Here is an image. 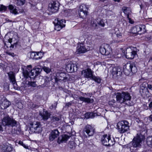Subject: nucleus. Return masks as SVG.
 <instances>
[{"label": "nucleus", "mask_w": 152, "mask_h": 152, "mask_svg": "<svg viewBox=\"0 0 152 152\" xmlns=\"http://www.w3.org/2000/svg\"><path fill=\"white\" fill-rule=\"evenodd\" d=\"M1 123L4 126L13 128L17 124V121L8 114H4Z\"/></svg>", "instance_id": "f257e3e1"}, {"label": "nucleus", "mask_w": 152, "mask_h": 152, "mask_svg": "<svg viewBox=\"0 0 152 152\" xmlns=\"http://www.w3.org/2000/svg\"><path fill=\"white\" fill-rule=\"evenodd\" d=\"M40 69L38 68H36L32 69L31 65L27 66L26 68L23 70V74L24 77L26 78L29 77H31V76L36 77L37 76L40 72Z\"/></svg>", "instance_id": "f03ea898"}, {"label": "nucleus", "mask_w": 152, "mask_h": 152, "mask_svg": "<svg viewBox=\"0 0 152 152\" xmlns=\"http://www.w3.org/2000/svg\"><path fill=\"white\" fill-rule=\"evenodd\" d=\"M123 71L126 75H131L137 72V68L133 63H128L124 66Z\"/></svg>", "instance_id": "7ed1b4c3"}, {"label": "nucleus", "mask_w": 152, "mask_h": 152, "mask_svg": "<svg viewBox=\"0 0 152 152\" xmlns=\"http://www.w3.org/2000/svg\"><path fill=\"white\" fill-rule=\"evenodd\" d=\"M116 98L117 101L121 103L130 101L131 99L130 94L126 91L117 93Z\"/></svg>", "instance_id": "20e7f679"}, {"label": "nucleus", "mask_w": 152, "mask_h": 152, "mask_svg": "<svg viewBox=\"0 0 152 152\" xmlns=\"http://www.w3.org/2000/svg\"><path fill=\"white\" fill-rule=\"evenodd\" d=\"M116 126L118 132L121 133H124L129 130V123L126 120L118 122Z\"/></svg>", "instance_id": "39448f33"}, {"label": "nucleus", "mask_w": 152, "mask_h": 152, "mask_svg": "<svg viewBox=\"0 0 152 152\" xmlns=\"http://www.w3.org/2000/svg\"><path fill=\"white\" fill-rule=\"evenodd\" d=\"M30 125V130L33 133H40L42 130V128L40 123L38 121L31 123Z\"/></svg>", "instance_id": "423d86ee"}, {"label": "nucleus", "mask_w": 152, "mask_h": 152, "mask_svg": "<svg viewBox=\"0 0 152 152\" xmlns=\"http://www.w3.org/2000/svg\"><path fill=\"white\" fill-rule=\"evenodd\" d=\"M134 48H128L126 50V54L125 53V51H123V52L124 53V54L126 55V58L128 59H133L134 56L137 55L136 51L134 50Z\"/></svg>", "instance_id": "0eeeda50"}, {"label": "nucleus", "mask_w": 152, "mask_h": 152, "mask_svg": "<svg viewBox=\"0 0 152 152\" xmlns=\"http://www.w3.org/2000/svg\"><path fill=\"white\" fill-rule=\"evenodd\" d=\"M101 139L102 143L105 145L111 146L115 144V142L110 140V136L107 134L103 135Z\"/></svg>", "instance_id": "6e6552de"}, {"label": "nucleus", "mask_w": 152, "mask_h": 152, "mask_svg": "<svg viewBox=\"0 0 152 152\" xmlns=\"http://www.w3.org/2000/svg\"><path fill=\"white\" fill-rule=\"evenodd\" d=\"M100 51L102 55L107 56L111 53L112 49L108 44H104L101 46Z\"/></svg>", "instance_id": "1a4fd4ad"}, {"label": "nucleus", "mask_w": 152, "mask_h": 152, "mask_svg": "<svg viewBox=\"0 0 152 152\" xmlns=\"http://www.w3.org/2000/svg\"><path fill=\"white\" fill-rule=\"evenodd\" d=\"M59 4L58 1H52L49 4L48 10L52 13L57 12L58 10Z\"/></svg>", "instance_id": "9d476101"}, {"label": "nucleus", "mask_w": 152, "mask_h": 152, "mask_svg": "<svg viewBox=\"0 0 152 152\" xmlns=\"http://www.w3.org/2000/svg\"><path fill=\"white\" fill-rule=\"evenodd\" d=\"M55 23H56L55 29L57 31H60L65 26L66 21L64 20H59L57 18L55 20Z\"/></svg>", "instance_id": "9b49d317"}, {"label": "nucleus", "mask_w": 152, "mask_h": 152, "mask_svg": "<svg viewBox=\"0 0 152 152\" xmlns=\"http://www.w3.org/2000/svg\"><path fill=\"white\" fill-rule=\"evenodd\" d=\"M94 72L91 69L88 68L82 71L81 75L85 78L91 79L93 75Z\"/></svg>", "instance_id": "f8f14e48"}, {"label": "nucleus", "mask_w": 152, "mask_h": 152, "mask_svg": "<svg viewBox=\"0 0 152 152\" xmlns=\"http://www.w3.org/2000/svg\"><path fill=\"white\" fill-rule=\"evenodd\" d=\"M83 132H86L88 137L92 136L95 132L94 128L90 125H87L85 127Z\"/></svg>", "instance_id": "ddd939ff"}, {"label": "nucleus", "mask_w": 152, "mask_h": 152, "mask_svg": "<svg viewBox=\"0 0 152 152\" xmlns=\"http://www.w3.org/2000/svg\"><path fill=\"white\" fill-rule=\"evenodd\" d=\"M111 72L113 75H116L117 76L121 75L122 73L121 68L118 66H115L114 67L111 68Z\"/></svg>", "instance_id": "4468645a"}, {"label": "nucleus", "mask_w": 152, "mask_h": 152, "mask_svg": "<svg viewBox=\"0 0 152 152\" xmlns=\"http://www.w3.org/2000/svg\"><path fill=\"white\" fill-rule=\"evenodd\" d=\"M66 69L67 72L72 73L77 70V67L75 64H69L66 65Z\"/></svg>", "instance_id": "2eb2a0df"}, {"label": "nucleus", "mask_w": 152, "mask_h": 152, "mask_svg": "<svg viewBox=\"0 0 152 152\" xmlns=\"http://www.w3.org/2000/svg\"><path fill=\"white\" fill-rule=\"evenodd\" d=\"M10 104V102L6 99H2L0 100V108L1 109H5Z\"/></svg>", "instance_id": "dca6fc26"}, {"label": "nucleus", "mask_w": 152, "mask_h": 152, "mask_svg": "<svg viewBox=\"0 0 152 152\" xmlns=\"http://www.w3.org/2000/svg\"><path fill=\"white\" fill-rule=\"evenodd\" d=\"M144 25L137 26L133 27L132 29V32L134 34L138 33L139 32L144 31L145 28Z\"/></svg>", "instance_id": "f3484780"}, {"label": "nucleus", "mask_w": 152, "mask_h": 152, "mask_svg": "<svg viewBox=\"0 0 152 152\" xmlns=\"http://www.w3.org/2000/svg\"><path fill=\"white\" fill-rule=\"evenodd\" d=\"M56 80H64L66 81L68 80V78L66 77V75L64 73H58L56 74Z\"/></svg>", "instance_id": "a211bd4d"}, {"label": "nucleus", "mask_w": 152, "mask_h": 152, "mask_svg": "<svg viewBox=\"0 0 152 152\" xmlns=\"http://www.w3.org/2000/svg\"><path fill=\"white\" fill-rule=\"evenodd\" d=\"M59 133L57 129L52 131L49 135V140L50 141H53L59 136Z\"/></svg>", "instance_id": "6ab92c4d"}, {"label": "nucleus", "mask_w": 152, "mask_h": 152, "mask_svg": "<svg viewBox=\"0 0 152 152\" xmlns=\"http://www.w3.org/2000/svg\"><path fill=\"white\" fill-rule=\"evenodd\" d=\"M1 147L2 150L7 152H10L13 149L12 145L8 143L4 144L1 146Z\"/></svg>", "instance_id": "aec40b11"}, {"label": "nucleus", "mask_w": 152, "mask_h": 152, "mask_svg": "<svg viewBox=\"0 0 152 152\" xmlns=\"http://www.w3.org/2000/svg\"><path fill=\"white\" fill-rule=\"evenodd\" d=\"M142 140L139 137H135L133 139L132 143V146L135 148L140 146V143Z\"/></svg>", "instance_id": "412c9836"}, {"label": "nucleus", "mask_w": 152, "mask_h": 152, "mask_svg": "<svg viewBox=\"0 0 152 152\" xmlns=\"http://www.w3.org/2000/svg\"><path fill=\"white\" fill-rule=\"evenodd\" d=\"M76 52L77 54H80L85 53L87 51V49L83 44H79L77 47Z\"/></svg>", "instance_id": "4be33fe9"}, {"label": "nucleus", "mask_w": 152, "mask_h": 152, "mask_svg": "<svg viewBox=\"0 0 152 152\" xmlns=\"http://www.w3.org/2000/svg\"><path fill=\"white\" fill-rule=\"evenodd\" d=\"M8 74L10 82L12 83L13 86L15 87V86L17 85V83L14 73L12 72H10L8 73Z\"/></svg>", "instance_id": "5701e85b"}, {"label": "nucleus", "mask_w": 152, "mask_h": 152, "mask_svg": "<svg viewBox=\"0 0 152 152\" xmlns=\"http://www.w3.org/2000/svg\"><path fill=\"white\" fill-rule=\"evenodd\" d=\"M39 115L44 121H47L50 116V114L47 111L44 110L42 113V112H40Z\"/></svg>", "instance_id": "b1692460"}, {"label": "nucleus", "mask_w": 152, "mask_h": 152, "mask_svg": "<svg viewBox=\"0 0 152 152\" xmlns=\"http://www.w3.org/2000/svg\"><path fill=\"white\" fill-rule=\"evenodd\" d=\"M13 132L14 134L19 135L22 134V132L20 129V125L17 121V124L15 126Z\"/></svg>", "instance_id": "393cba45"}, {"label": "nucleus", "mask_w": 152, "mask_h": 152, "mask_svg": "<svg viewBox=\"0 0 152 152\" xmlns=\"http://www.w3.org/2000/svg\"><path fill=\"white\" fill-rule=\"evenodd\" d=\"M122 10L123 12L126 15L127 18L129 20V22H130L131 20V18L129 17V14H130L131 12L130 8L129 7H123Z\"/></svg>", "instance_id": "a878e982"}, {"label": "nucleus", "mask_w": 152, "mask_h": 152, "mask_svg": "<svg viewBox=\"0 0 152 152\" xmlns=\"http://www.w3.org/2000/svg\"><path fill=\"white\" fill-rule=\"evenodd\" d=\"M79 99L80 100L88 103H92L94 102V100L93 99L85 98L82 96L80 97Z\"/></svg>", "instance_id": "bb28decb"}, {"label": "nucleus", "mask_w": 152, "mask_h": 152, "mask_svg": "<svg viewBox=\"0 0 152 152\" xmlns=\"http://www.w3.org/2000/svg\"><path fill=\"white\" fill-rule=\"evenodd\" d=\"M9 9L10 10L11 12L12 13L15 15L18 13L16 8V7L15 5L10 4L8 6Z\"/></svg>", "instance_id": "cd10ccee"}, {"label": "nucleus", "mask_w": 152, "mask_h": 152, "mask_svg": "<svg viewBox=\"0 0 152 152\" xmlns=\"http://www.w3.org/2000/svg\"><path fill=\"white\" fill-rule=\"evenodd\" d=\"M96 114L95 113L88 112L86 113L85 115V118L87 119L89 118H93L96 115Z\"/></svg>", "instance_id": "c85d7f7f"}, {"label": "nucleus", "mask_w": 152, "mask_h": 152, "mask_svg": "<svg viewBox=\"0 0 152 152\" xmlns=\"http://www.w3.org/2000/svg\"><path fill=\"white\" fill-rule=\"evenodd\" d=\"M36 58L35 60H38L40 59L43 56L44 53L41 51L40 52H37L36 53Z\"/></svg>", "instance_id": "c756f323"}, {"label": "nucleus", "mask_w": 152, "mask_h": 152, "mask_svg": "<svg viewBox=\"0 0 152 152\" xmlns=\"http://www.w3.org/2000/svg\"><path fill=\"white\" fill-rule=\"evenodd\" d=\"M69 137V136L66 134H64L62 136V139L60 140V141L59 139L58 138V142H59V143H60V142L62 143L63 142H65L68 140Z\"/></svg>", "instance_id": "7c9ffc66"}, {"label": "nucleus", "mask_w": 152, "mask_h": 152, "mask_svg": "<svg viewBox=\"0 0 152 152\" xmlns=\"http://www.w3.org/2000/svg\"><path fill=\"white\" fill-rule=\"evenodd\" d=\"M91 79L94 80L95 82L99 83H100L101 80V78L99 77L96 76L94 75Z\"/></svg>", "instance_id": "2f4dec72"}, {"label": "nucleus", "mask_w": 152, "mask_h": 152, "mask_svg": "<svg viewBox=\"0 0 152 152\" xmlns=\"http://www.w3.org/2000/svg\"><path fill=\"white\" fill-rule=\"evenodd\" d=\"M18 144L22 146L24 148L26 149L29 150L30 149V147L29 146H28L27 144L24 143L22 141H19L18 142Z\"/></svg>", "instance_id": "473e14b6"}, {"label": "nucleus", "mask_w": 152, "mask_h": 152, "mask_svg": "<svg viewBox=\"0 0 152 152\" xmlns=\"http://www.w3.org/2000/svg\"><path fill=\"white\" fill-rule=\"evenodd\" d=\"M146 141L147 145L149 147L152 148V137H148Z\"/></svg>", "instance_id": "72a5a7b5"}, {"label": "nucleus", "mask_w": 152, "mask_h": 152, "mask_svg": "<svg viewBox=\"0 0 152 152\" xmlns=\"http://www.w3.org/2000/svg\"><path fill=\"white\" fill-rule=\"evenodd\" d=\"M75 143L74 141H71L68 143V146L70 148L74 149L75 148Z\"/></svg>", "instance_id": "f704fd0d"}, {"label": "nucleus", "mask_w": 152, "mask_h": 152, "mask_svg": "<svg viewBox=\"0 0 152 152\" xmlns=\"http://www.w3.org/2000/svg\"><path fill=\"white\" fill-rule=\"evenodd\" d=\"M87 8L86 5L84 4H82L80 5L79 7V10L81 11H83V12H87Z\"/></svg>", "instance_id": "c9c22d12"}, {"label": "nucleus", "mask_w": 152, "mask_h": 152, "mask_svg": "<svg viewBox=\"0 0 152 152\" xmlns=\"http://www.w3.org/2000/svg\"><path fill=\"white\" fill-rule=\"evenodd\" d=\"M91 25L92 27L96 28L98 26V22L96 20H94L91 21Z\"/></svg>", "instance_id": "e433bc0d"}, {"label": "nucleus", "mask_w": 152, "mask_h": 152, "mask_svg": "<svg viewBox=\"0 0 152 152\" xmlns=\"http://www.w3.org/2000/svg\"><path fill=\"white\" fill-rule=\"evenodd\" d=\"M87 12H83V11H79V15L81 18H83L85 16L87 15Z\"/></svg>", "instance_id": "4c0bfd02"}, {"label": "nucleus", "mask_w": 152, "mask_h": 152, "mask_svg": "<svg viewBox=\"0 0 152 152\" xmlns=\"http://www.w3.org/2000/svg\"><path fill=\"white\" fill-rule=\"evenodd\" d=\"M36 53L34 52H32L28 53V56H29V58H31L35 59L36 58Z\"/></svg>", "instance_id": "58836bf2"}, {"label": "nucleus", "mask_w": 152, "mask_h": 152, "mask_svg": "<svg viewBox=\"0 0 152 152\" xmlns=\"http://www.w3.org/2000/svg\"><path fill=\"white\" fill-rule=\"evenodd\" d=\"M25 0H17L16 4L19 6L23 5L24 4Z\"/></svg>", "instance_id": "ea45409f"}, {"label": "nucleus", "mask_w": 152, "mask_h": 152, "mask_svg": "<svg viewBox=\"0 0 152 152\" xmlns=\"http://www.w3.org/2000/svg\"><path fill=\"white\" fill-rule=\"evenodd\" d=\"M43 69L44 71L47 73H49L51 71L50 69L47 67L44 66L43 68Z\"/></svg>", "instance_id": "a19ab883"}, {"label": "nucleus", "mask_w": 152, "mask_h": 152, "mask_svg": "<svg viewBox=\"0 0 152 152\" xmlns=\"http://www.w3.org/2000/svg\"><path fill=\"white\" fill-rule=\"evenodd\" d=\"M28 85L33 87H35L37 86V85H36V82H28Z\"/></svg>", "instance_id": "79ce46f5"}, {"label": "nucleus", "mask_w": 152, "mask_h": 152, "mask_svg": "<svg viewBox=\"0 0 152 152\" xmlns=\"http://www.w3.org/2000/svg\"><path fill=\"white\" fill-rule=\"evenodd\" d=\"M52 120L53 121H58L60 120V118L54 116L52 117Z\"/></svg>", "instance_id": "37998d69"}, {"label": "nucleus", "mask_w": 152, "mask_h": 152, "mask_svg": "<svg viewBox=\"0 0 152 152\" xmlns=\"http://www.w3.org/2000/svg\"><path fill=\"white\" fill-rule=\"evenodd\" d=\"M7 9V7L3 5H1L0 7V11H5Z\"/></svg>", "instance_id": "c03bdc74"}, {"label": "nucleus", "mask_w": 152, "mask_h": 152, "mask_svg": "<svg viewBox=\"0 0 152 152\" xmlns=\"http://www.w3.org/2000/svg\"><path fill=\"white\" fill-rule=\"evenodd\" d=\"M98 26L99 25L102 27H104L105 25V24L103 20H101L99 22H98Z\"/></svg>", "instance_id": "a18cd8bd"}, {"label": "nucleus", "mask_w": 152, "mask_h": 152, "mask_svg": "<svg viewBox=\"0 0 152 152\" xmlns=\"http://www.w3.org/2000/svg\"><path fill=\"white\" fill-rule=\"evenodd\" d=\"M117 37L119 38H121L122 37V34L119 32H116L115 33Z\"/></svg>", "instance_id": "49530a36"}, {"label": "nucleus", "mask_w": 152, "mask_h": 152, "mask_svg": "<svg viewBox=\"0 0 152 152\" xmlns=\"http://www.w3.org/2000/svg\"><path fill=\"white\" fill-rule=\"evenodd\" d=\"M0 68L3 70L5 69V65L1 63L0 64Z\"/></svg>", "instance_id": "de8ad7c7"}, {"label": "nucleus", "mask_w": 152, "mask_h": 152, "mask_svg": "<svg viewBox=\"0 0 152 152\" xmlns=\"http://www.w3.org/2000/svg\"><path fill=\"white\" fill-rule=\"evenodd\" d=\"M148 118L149 120L151 122L152 124V114L151 115L148 117Z\"/></svg>", "instance_id": "09e8293b"}, {"label": "nucleus", "mask_w": 152, "mask_h": 152, "mask_svg": "<svg viewBox=\"0 0 152 152\" xmlns=\"http://www.w3.org/2000/svg\"><path fill=\"white\" fill-rule=\"evenodd\" d=\"M148 88L149 89L152 90V85L150 84H148Z\"/></svg>", "instance_id": "8fccbe9b"}, {"label": "nucleus", "mask_w": 152, "mask_h": 152, "mask_svg": "<svg viewBox=\"0 0 152 152\" xmlns=\"http://www.w3.org/2000/svg\"><path fill=\"white\" fill-rule=\"evenodd\" d=\"M8 54L10 55H11L12 56H14V53H11L10 52H8Z\"/></svg>", "instance_id": "3c124183"}, {"label": "nucleus", "mask_w": 152, "mask_h": 152, "mask_svg": "<svg viewBox=\"0 0 152 152\" xmlns=\"http://www.w3.org/2000/svg\"><path fill=\"white\" fill-rule=\"evenodd\" d=\"M71 105V103L70 102L67 103L66 104V105L67 106H69L70 105Z\"/></svg>", "instance_id": "603ef678"}, {"label": "nucleus", "mask_w": 152, "mask_h": 152, "mask_svg": "<svg viewBox=\"0 0 152 152\" xmlns=\"http://www.w3.org/2000/svg\"><path fill=\"white\" fill-rule=\"evenodd\" d=\"M6 20L7 22H12V21L11 20H10L8 18H6Z\"/></svg>", "instance_id": "864d4df0"}, {"label": "nucleus", "mask_w": 152, "mask_h": 152, "mask_svg": "<svg viewBox=\"0 0 152 152\" xmlns=\"http://www.w3.org/2000/svg\"><path fill=\"white\" fill-rule=\"evenodd\" d=\"M8 42L10 43H11L12 42V39L11 38H10L8 40Z\"/></svg>", "instance_id": "5fc2aeb1"}, {"label": "nucleus", "mask_w": 152, "mask_h": 152, "mask_svg": "<svg viewBox=\"0 0 152 152\" xmlns=\"http://www.w3.org/2000/svg\"><path fill=\"white\" fill-rule=\"evenodd\" d=\"M149 106L150 108H152V101L150 103Z\"/></svg>", "instance_id": "6e6d98bb"}, {"label": "nucleus", "mask_w": 152, "mask_h": 152, "mask_svg": "<svg viewBox=\"0 0 152 152\" xmlns=\"http://www.w3.org/2000/svg\"><path fill=\"white\" fill-rule=\"evenodd\" d=\"M3 131V128L1 125L0 124V131Z\"/></svg>", "instance_id": "4d7b16f0"}, {"label": "nucleus", "mask_w": 152, "mask_h": 152, "mask_svg": "<svg viewBox=\"0 0 152 152\" xmlns=\"http://www.w3.org/2000/svg\"><path fill=\"white\" fill-rule=\"evenodd\" d=\"M44 152H50V151L49 149H47L45 150Z\"/></svg>", "instance_id": "13d9d810"}, {"label": "nucleus", "mask_w": 152, "mask_h": 152, "mask_svg": "<svg viewBox=\"0 0 152 152\" xmlns=\"http://www.w3.org/2000/svg\"><path fill=\"white\" fill-rule=\"evenodd\" d=\"M115 2H119L120 1V0H113Z\"/></svg>", "instance_id": "bf43d9fd"}, {"label": "nucleus", "mask_w": 152, "mask_h": 152, "mask_svg": "<svg viewBox=\"0 0 152 152\" xmlns=\"http://www.w3.org/2000/svg\"><path fill=\"white\" fill-rule=\"evenodd\" d=\"M126 104H127L128 105H132V104L131 103H130V102H129V103H128V104L126 102Z\"/></svg>", "instance_id": "052dcab7"}, {"label": "nucleus", "mask_w": 152, "mask_h": 152, "mask_svg": "<svg viewBox=\"0 0 152 152\" xmlns=\"http://www.w3.org/2000/svg\"><path fill=\"white\" fill-rule=\"evenodd\" d=\"M111 102L113 103H114L115 102V101L114 99H113L111 101Z\"/></svg>", "instance_id": "680f3d73"}, {"label": "nucleus", "mask_w": 152, "mask_h": 152, "mask_svg": "<svg viewBox=\"0 0 152 152\" xmlns=\"http://www.w3.org/2000/svg\"><path fill=\"white\" fill-rule=\"evenodd\" d=\"M140 7L141 9H142L143 8V6H142V5L141 4V5H140Z\"/></svg>", "instance_id": "e2e57ef3"}, {"label": "nucleus", "mask_w": 152, "mask_h": 152, "mask_svg": "<svg viewBox=\"0 0 152 152\" xmlns=\"http://www.w3.org/2000/svg\"><path fill=\"white\" fill-rule=\"evenodd\" d=\"M149 1L151 3H152V0H149Z\"/></svg>", "instance_id": "0e129e2a"}, {"label": "nucleus", "mask_w": 152, "mask_h": 152, "mask_svg": "<svg viewBox=\"0 0 152 152\" xmlns=\"http://www.w3.org/2000/svg\"><path fill=\"white\" fill-rule=\"evenodd\" d=\"M87 95V94H86V93H85V94H83V95Z\"/></svg>", "instance_id": "69168bd1"}, {"label": "nucleus", "mask_w": 152, "mask_h": 152, "mask_svg": "<svg viewBox=\"0 0 152 152\" xmlns=\"http://www.w3.org/2000/svg\"><path fill=\"white\" fill-rule=\"evenodd\" d=\"M142 90H145V88H144V90H143V89H142Z\"/></svg>", "instance_id": "338daca9"}, {"label": "nucleus", "mask_w": 152, "mask_h": 152, "mask_svg": "<svg viewBox=\"0 0 152 152\" xmlns=\"http://www.w3.org/2000/svg\"><path fill=\"white\" fill-rule=\"evenodd\" d=\"M151 61H152V58H151Z\"/></svg>", "instance_id": "774afa93"}]
</instances>
